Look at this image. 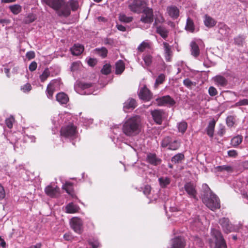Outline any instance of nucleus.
<instances>
[{"mask_svg": "<svg viewBox=\"0 0 248 248\" xmlns=\"http://www.w3.org/2000/svg\"><path fill=\"white\" fill-rule=\"evenodd\" d=\"M102 74L107 75L111 72V65L109 64H105L101 70Z\"/></svg>", "mask_w": 248, "mask_h": 248, "instance_id": "nucleus-47", "label": "nucleus"}, {"mask_svg": "<svg viewBox=\"0 0 248 248\" xmlns=\"http://www.w3.org/2000/svg\"><path fill=\"white\" fill-rule=\"evenodd\" d=\"M185 158V155L183 153H178L174 155L171 159V161L174 164L179 163Z\"/></svg>", "mask_w": 248, "mask_h": 248, "instance_id": "nucleus-38", "label": "nucleus"}, {"mask_svg": "<svg viewBox=\"0 0 248 248\" xmlns=\"http://www.w3.org/2000/svg\"><path fill=\"white\" fill-rule=\"evenodd\" d=\"M184 85L187 88H191L192 86H195L196 83L192 82L189 78H187L183 80Z\"/></svg>", "mask_w": 248, "mask_h": 248, "instance_id": "nucleus-52", "label": "nucleus"}, {"mask_svg": "<svg viewBox=\"0 0 248 248\" xmlns=\"http://www.w3.org/2000/svg\"><path fill=\"white\" fill-rule=\"evenodd\" d=\"M62 189H64L69 194H72L73 192V184L71 182H66L62 186Z\"/></svg>", "mask_w": 248, "mask_h": 248, "instance_id": "nucleus-41", "label": "nucleus"}, {"mask_svg": "<svg viewBox=\"0 0 248 248\" xmlns=\"http://www.w3.org/2000/svg\"><path fill=\"white\" fill-rule=\"evenodd\" d=\"M171 141L170 138L169 137L164 138L161 141V145L163 148L169 147L170 142Z\"/></svg>", "mask_w": 248, "mask_h": 248, "instance_id": "nucleus-51", "label": "nucleus"}, {"mask_svg": "<svg viewBox=\"0 0 248 248\" xmlns=\"http://www.w3.org/2000/svg\"><path fill=\"white\" fill-rule=\"evenodd\" d=\"M148 163L154 166H157L161 163V159L157 157L155 154L149 153L147 155Z\"/></svg>", "mask_w": 248, "mask_h": 248, "instance_id": "nucleus-17", "label": "nucleus"}, {"mask_svg": "<svg viewBox=\"0 0 248 248\" xmlns=\"http://www.w3.org/2000/svg\"><path fill=\"white\" fill-rule=\"evenodd\" d=\"M214 81L218 86L224 87L227 85V80L220 75L216 76L214 78Z\"/></svg>", "mask_w": 248, "mask_h": 248, "instance_id": "nucleus-25", "label": "nucleus"}, {"mask_svg": "<svg viewBox=\"0 0 248 248\" xmlns=\"http://www.w3.org/2000/svg\"><path fill=\"white\" fill-rule=\"evenodd\" d=\"M88 64L91 66H93L96 64V61L93 58H89L88 60Z\"/></svg>", "mask_w": 248, "mask_h": 248, "instance_id": "nucleus-64", "label": "nucleus"}, {"mask_svg": "<svg viewBox=\"0 0 248 248\" xmlns=\"http://www.w3.org/2000/svg\"><path fill=\"white\" fill-rule=\"evenodd\" d=\"M37 66V63L33 61V62H32L31 63V64L29 65V69L30 71L32 72L36 70Z\"/></svg>", "mask_w": 248, "mask_h": 248, "instance_id": "nucleus-59", "label": "nucleus"}, {"mask_svg": "<svg viewBox=\"0 0 248 248\" xmlns=\"http://www.w3.org/2000/svg\"><path fill=\"white\" fill-rule=\"evenodd\" d=\"M243 137L241 135H237L234 137L231 140V144L233 147H236L238 146L242 141Z\"/></svg>", "mask_w": 248, "mask_h": 248, "instance_id": "nucleus-40", "label": "nucleus"}, {"mask_svg": "<svg viewBox=\"0 0 248 248\" xmlns=\"http://www.w3.org/2000/svg\"><path fill=\"white\" fill-rule=\"evenodd\" d=\"M10 11L15 15H17L22 11V6L18 4L11 5L9 6Z\"/></svg>", "mask_w": 248, "mask_h": 248, "instance_id": "nucleus-32", "label": "nucleus"}, {"mask_svg": "<svg viewBox=\"0 0 248 248\" xmlns=\"http://www.w3.org/2000/svg\"><path fill=\"white\" fill-rule=\"evenodd\" d=\"M5 197V191L4 187L0 184V200H1Z\"/></svg>", "mask_w": 248, "mask_h": 248, "instance_id": "nucleus-60", "label": "nucleus"}, {"mask_svg": "<svg viewBox=\"0 0 248 248\" xmlns=\"http://www.w3.org/2000/svg\"><path fill=\"white\" fill-rule=\"evenodd\" d=\"M104 43L105 45H108L110 46H112L114 44V41L111 38H106L104 40Z\"/></svg>", "mask_w": 248, "mask_h": 248, "instance_id": "nucleus-63", "label": "nucleus"}, {"mask_svg": "<svg viewBox=\"0 0 248 248\" xmlns=\"http://www.w3.org/2000/svg\"><path fill=\"white\" fill-rule=\"evenodd\" d=\"M164 21V19L161 15L157 16L155 19L154 26H156L158 23H162Z\"/></svg>", "mask_w": 248, "mask_h": 248, "instance_id": "nucleus-56", "label": "nucleus"}, {"mask_svg": "<svg viewBox=\"0 0 248 248\" xmlns=\"http://www.w3.org/2000/svg\"><path fill=\"white\" fill-rule=\"evenodd\" d=\"M204 23V25L206 27L210 28L214 26L216 23V22L213 18L205 15Z\"/></svg>", "mask_w": 248, "mask_h": 248, "instance_id": "nucleus-34", "label": "nucleus"}, {"mask_svg": "<svg viewBox=\"0 0 248 248\" xmlns=\"http://www.w3.org/2000/svg\"><path fill=\"white\" fill-rule=\"evenodd\" d=\"M137 106L136 100L133 98H129L124 103L123 109L125 112H128L129 110H133Z\"/></svg>", "mask_w": 248, "mask_h": 248, "instance_id": "nucleus-18", "label": "nucleus"}, {"mask_svg": "<svg viewBox=\"0 0 248 248\" xmlns=\"http://www.w3.org/2000/svg\"><path fill=\"white\" fill-rule=\"evenodd\" d=\"M26 56L28 60H30L35 57V53L33 51H28L26 53Z\"/></svg>", "mask_w": 248, "mask_h": 248, "instance_id": "nucleus-58", "label": "nucleus"}, {"mask_svg": "<svg viewBox=\"0 0 248 248\" xmlns=\"http://www.w3.org/2000/svg\"><path fill=\"white\" fill-rule=\"evenodd\" d=\"M212 236L215 238V248H226L227 246L221 232L216 229H212L211 231Z\"/></svg>", "mask_w": 248, "mask_h": 248, "instance_id": "nucleus-6", "label": "nucleus"}, {"mask_svg": "<svg viewBox=\"0 0 248 248\" xmlns=\"http://www.w3.org/2000/svg\"><path fill=\"white\" fill-rule=\"evenodd\" d=\"M218 171H226L228 172H232L233 171V168L232 166L229 165L218 166L216 168Z\"/></svg>", "mask_w": 248, "mask_h": 248, "instance_id": "nucleus-39", "label": "nucleus"}, {"mask_svg": "<svg viewBox=\"0 0 248 248\" xmlns=\"http://www.w3.org/2000/svg\"><path fill=\"white\" fill-rule=\"evenodd\" d=\"M71 226L74 231L78 233H81L82 232V222L78 217H73L71 220Z\"/></svg>", "mask_w": 248, "mask_h": 248, "instance_id": "nucleus-11", "label": "nucleus"}, {"mask_svg": "<svg viewBox=\"0 0 248 248\" xmlns=\"http://www.w3.org/2000/svg\"><path fill=\"white\" fill-rule=\"evenodd\" d=\"M61 135L68 138H75L77 135L76 127L72 124H68L62 127L61 130Z\"/></svg>", "mask_w": 248, "mask_h": 248, "instance_id": "nucleus-5", "label": "nucleus"}, {"mask_svg": "<svg viewBox=\"0 0 248 248\" xmlns=\"http://www.w3.org/2000/svg\"><path fill=\"white\" fill-rule=\"evenodd\" d=\"M202 197L203 202L211 210L214 211L220 208L219 199L211 191L206 184H205V187L202 194Z\"/></svg>", "mask_w": 248, "mask_h": 248, "instance_id": "nucleus-3", "label": "nucleus"}, {"mask_svg": "<svg viewBox=\"0 0 248 248\" xmlns=\"http://www.w3.org/2000/svg\"><path fill=\"white\" fill-rule=\"evenodd\" d=\"M50 72L48 68H46L45 69L43 73L40 76V79L41 82H44L48 77L50 76Z\"/></svg>", "mask_w": 248, "mask_h": 248, "instance_id": "nucleus-44", "label": "nucleus"}, {"mask_svg": "<svg viewBox=\"0 0 248 248\" xmlns=\"http://www.w3.org/2000/svg\"><path fill=\"white\" fill-rule=\"evenodd\" d=\"M165 51V57L167 62H170L172 56V52L169 44L166 42L163 43Z\"/></svg>", "mask_w": 248, "mask_h": 248, "instance_id": "nucleus-24", "label": "nucleus"}, {"mask_svg": "<svg viewBox=\"0 0 248 248\" xmlns=\"http://www.w3.org/2000/svg\"><path fill=\"white\" fill-rule=\"evenodd\" d=\"M245 37L244 35H239L234 38V43L238 46H243L245 43Z\"/></svg>", "mask_w": 248, "mask_h": 248, "instance_id": "nucleus-36", "label": "nucleus"}, {"mask_svg": "<svg viewBox=\"0 0 248 248\" xmlns=\"http://www.w3.org/2000/svg\"><path fill=\"white\" fill-rule=\"evenodd\" d=\"M94 51L97 55L101 56L102 58L106 57L108 52L107 49L105 47L96 48L94 49Z\"/></svg>", "mask_w": 248, "mask_h": 248, "instance_id": "nucleus-37", "label": "nucleus"}, {"mask_svg": "<svg viewBox=\"0 0 248 248\" xmlns=\"http://www.w3.org/2000/svg\"><path fill=\"white\" fill-rule=\"evenodd\" d=\"M59 82L60 81L59 80L54 79L51 80L49 84H48L46 90V93L47 96L49 99H52L53 98L55 85L58 84Z\"/></svg>", "mask_w": 248, "mask_h": 248, "instance_id": "nucleus-16", "label": "nucleus"}, {"mask_svg": "<svg viewBox=\"0 0 248 248\" xmlns=\"http://www.w3.org/2000/svg\"><path fill=\"white\" fill-rule=\"evenodd\" d=\"M180 145V143L177 140H174L173 142L170 141L168 149L170 150H176L179 148Z\"/></svg>", "mask_w": 248, "mask_h": 248, "instance_id": "nucleus-48", "label": "nucleus"}, {"mask_svg": "<svg viewBox=\"0 0 248 248\" xmlns=\"http://www.w3.org/2000/svg\"><path fill=\"white\" fill-rule=\"evenodd\" d=\"M184 188L190 198L196 199L197 191L196 186L191 182H187L184 186Z\"/></svg>", "mask_w": 248, "mask_h": 248, "instance_id": "nucleus-12", "label": "nucleus"}, {"mask_svg": "<svg viewBox=\"0 0 248 248\" xmlns=\"http://www.w3.org/2000/svg\"><path fill=\"white\" fill-rule=\"evenodd\" d=\"M156 101L159 106H165L170 105L172 106L175 103L174 100L169 95L164 96L156 99Z\"/></svg>", "mask_w": 248, "mask_h": 248, "instance_id": "nucleus-15", "label": "nucleus"}, {"mask_svg": "<svg viewBox=\"0 0 248 248\" xmlns=\"http://www.w3.org/2000/svg\"><path fill=\"white\" fill-rule=\"evenodd\" d=\"M190 46L191 55L197 58L200 54V49L198 44L195 41H192L190 44Z\"/></svg>", "mask_w": 248, "mask_h": 248, "instance_id": "nucleus-26", "label": "nucleus"}, {"mask_svg": "<svg viewBox=\"0 0 248 248\" xmlns=\"http://www.w3.org/2000/svg\"><path fill=\"white\" fill-rule=\"evenodd\" d=\"M228 155L230 157H235L237 155V152L234 150H229L228 151Z\"/></svg>", "mask_w": 248, "mask_h": 248, "instance_id": "nucleus-62", "label": "nucleus"}, {"mask_svg": "<svg viewBox=\"0 0 248 248\" xmlns=\"http://www.w3.org/2000/svg\"><path fill=\"white\" fill-rule=\"evenodd\" d=\"M31 89V85L30 83H27L21 87V90L24 93H28Z\"/></svg>", "mask_w": 248, "mask_h": 248, "instance_id": "nucleus-55", "label": "nucleus"}, {"mask_svg": "<svg viewBox=\"0 0 248 248\" xmlns=\"http://www.w3.org/2000/svg\"><path fill=\"white\" fill-rule=\"evenodd\" d=\"M177 127L179 131L184 134L187 129V124L186 122L182 121L178 124Z\"/></svg>", "mask_w": 248, "mask_h": 248, "instance_id": "nucleus-42", "label": "nucleus"}, {"mask_svg": "<svg viewBox=\"0 0 248 248\" xmlns=\"http://www.w3.org/2000/svg\"><path fill=\"white\" fill-rule=\"evenodd\" d=\"M186 240L183 237L176 236L171 239L170 246L167 248H185Z\"/></svg>", "mask_w": 248, "mask_h": 248, "instance_id": "nucleus-8", "label": "nucleus"}, {"mask_svg": "<svg viewBox=\"0 0 248 248\" xmlns=\"http://www.w3.org/2000/svg\"><path fill=\"white\" fill-rule=\"evenodd\" d=\"M146 3L145 0H129L128 1V7L129 10L135 13L140 14L146 7Z\"/></svg>", "mask_w": 248, "mask_h": 248, "instance_id": "nucleus-4", "label": "nucleus"}, {"mask_svg": "<svg viewBox=\"0 0 248 248\" xmlns=\"http://www.w3.org/2000/svg\"><path fill=\"white\" fill-rule=\"evenodd\" d=\"M169 15L174 18H176L179 15V9L175 6H171L168 8Z\"/></svg>", "mask_w": 248, "mask_h": 248, "instance_id": "nucleus-33", "label": "nucleus"}, {"mask_svg": "<svg viewBox=\"0 0 248 248\" xmlns=\"http://www.w3.org/2000/svg\"><path fill=\"white\" fill-rule=\"evenodd\" d=\"M150 44L149 43L143 41L138 47V50L139 52H142L147 48H150Z\"/></svg>", "mask_w": 248, "mask_h": 248, "instance_id": "nucleus-43", "label": "nucleus"}, {"mask_svg": "<svg viewBox=\"0 0 248 248\" xmlns=\"http://www.w3.org/2000/svg\"><path fill=\"white\" fill-rule=\"evenodd\" d=\"M15 121L14 118L13 116H11L9 118H7L5 120V124L6 126L9 128H11L13 125V123Z\"/></svg>", "mask_w": 248, "mask_h": 248, "instance_id": "nucleus-53", "label": "nucleus"}, {"mask_svg": "<svg viewBox=\"0 0 248 248\" xmlns=\"http://www.w3.org/2000/svg\"><path fill=\"white\" fill-rule=\"evenodd\" d=\"M156 31L164 39H166L168 36L169 31L163 26H156Z\"/></svg>", "mask_w": 248, "mask_h": 248, "instance_id": "nucleus-28", "label": "nucleus"}, {"mask_svg": "<svg viewBox=\"0 0 248 248\" xmlns=\"http://www.w3.org/2000/svg\"><path fill=\"white\" fill-rule=\"evenodd\" d=\"M59 189L57 186L53 187L51 186H48L45 189L46 194L52 198L56 197L59 194Z\"/></svg>", "mask_w": 248, "mask_h": 248, "instance_id": "nucleus-21", "label": "nucleus"}, {"mask_svg": "<svg viewBox=\"0 0 248 248\" xmlns=\"http://www.w3.org/2000/svg\"><path fill=\"white\" fill-rule=\"evenodd\" d=\"M218 92L216 88L211 86L208 89V93L211 96H215L217 94Z\"/></svg>", "mask_w": 248, "mask_h": 248, "instance_id": "nucleus-54", "label": "nucleus"}, {"mask_svg": "<svg viewBox=\"0 0 248 248\" xmlns=\"http://www.w3.org/2000/svg\"><path fill=\"white\" fill-rule=\"evenodd\" d=\"M165 78L166 76L164 74H160L158 75L155 80V85L162 84L165 80Z\"/></svg>", "mask_w": 248, "mask_h": 248, "instance_id": "nucleus-50", "label": "nucleus"}, {"mask_svg": "<svg viewBox=\"0 0 248 248\" xmlns=\"http://www.w3.org/2000/svg\"><path fill=\"white\" fill-rule=\"evenodd\" d=\"M119 18L120 21L124 23H130L133 20V17L131 16H127L124 14H120Z\"/></svg>", "mask_w": 248, "mask_h": 248, "instance_id": "nucleus-45", "label": "nucleus"}, {"mask_svg": "<svg viewBox=\"0 0 248 248\" xmlns=\"http://www.w3.org/2000/svg\"><path fill=\"white\" fill-rule=\"evenodd\" d=\"M235 119L232 116H228L226 118V124L229 127H232L235 124Z\"/></svg>", "mask_w": 248, "mask_h": 248, "instance_id": "nucleus-49", "label": "nucleus"}, {"mask_svg": "<svg viewBox=\"0 0 248 248\" xmlns=\"http://www.w3.org/2000/svg\"><path fill=\"white\" fill-rule=\"evenodd\" d=\"M152 116L155 122L157 124H161L164 117V112L161 109H155L151 112Z\"/></svg>", "mask_w": 248, "mask_h": 248, "instance_id": "nucleus-14", "label": "nucleus"}, {"mask_svg": "<svg viewBox=\"0 0 248 248\" xmlns=\"http://www.w3.org/2000/svg\"><path fill=\"white\" fill-rule=\"evenodd\" d=\"M143 15L140 18V21L144 23H151L154 20L153 10L151 8L146 7L142 11Z\"/></svg>", "mask_w": 248, "mask_h": 248, "instance_id": "nucleus-9", "label": "nucleus"}, {"mask_svg": "<svg viewBox=\"0 0 248 248\" xmlns=\"http://www.w3.org/2000/svg\"><path fill=\"white\" fill-rule=\"evenodd\" d=\"M139 96L143 100L149 101L152 98L153 94L146 87H144L140 90Z\"/></svg>", "mask_w": 248, "mask_h": 248, "instance_id": "nucleus-13", "label": "nucleus"}, {"mask_svg": "<svg viewBox=\"0 0 248 248\" xmlns=\"http://www.w3.org/2000/svg\"><path fill=\"white\" fill-rule=\"evenodd\" d=\"M195 25L193 20L188 17L186 19L185 30L191 33H193L195 31Z\"/></svg>", "mask_w": 248, "mask_h": 248, "instance_id": "nucleus-30", "label": "nucleus"}, {"mask_svg": "<svg viewBox=\"0 0 248 248\" xmlns=\"http://www.w3.org/2000/svg\"><path fill=\"white\" fill-rule=\"evenodd\" d=\"M46 3L56 11L59 16L67 17L71 14V9L76 11L78 8V2L77 0H44Z\"/></svg>", "mask_w": 248, "mask_h": 248, "instance_id": "nucleus-1", "label": "nucleus"}, {"mask_svg": "<svg viewBox=\"0 0 248 248\" xmlns=\"http://www.w3.org/2000/svg\"><path fill=\"white\" fill-rule=\"evenodd\" d=\"M159 184L162 188H165L170 183V180L167 177H161L158 179Z\"/></svg>", "mask_w": 248, "mask_h": 248, "instance_id": "nucleus-35", "label": "nucleus"}, {"mask_svg": "<svg viewBox=\"0 0 248 248\" xmlns=\"http://www.w3.org/2000/svg\"><path fill=\"white\" fill-rule=\"evenodd\" d=\"M56 100L61 104H66L69 101L68 95L63 92H61L56 95Z\"/></svg>", "mask_w": 248, "mask_h": 248, "instance_id": "nucleus-22", "label": "nucleus"}, {"mask_svg": "<svg viewBox=\"0 0 248 248\" xmlns=\"http://www.w3.org/2000/svg\"><path fill=\"white\" fill-rule=\"evenodd\" d=\"M218 32L223 37H227L230 34L231 29L226 25L223 23L219 24Z\"/></svg>", "mask_w": 248, "mask_h": 248, "instance_id": "nucleus-20", "label": "nucleus"}, {"mask_svg": "<svg viewBox=\"0 0 248 248\" xmlns=\"http://www.w3.org/2000/svg\"><path fill=\"white\" fill-rule=\"evenodd\" d=\"M141 122L139 116H135L127 119L124 123L123 132L127 136L133 137L140 131Z\"/></svg>", "mask_w": 248, "mask_h": 248, "instance_id": "nucleus-2", "label": "nucleus"}, {"mask_svg": "<svg viewBox=\"0 0 248 248\" xmlns=\"http://www.w3.org/2000/svg\"><path fill=\"white\" fill-rule=\"evenodd\" d=\"M36 19V15L31 13L26 17L24 22L26 24H30L33 22Z\"/></svg>", "mask_w": 248, "mask_h": 248, "instance_id": "nucleus-46", "label": "nucleus"}, {"mask_svg": "<svg viewBox=\"0 0 248 248\" xmlns=\"http://www.w3.org/2000/svg\"><path fill=\"white\" fill-rule=\"evenodd\" d=\"M115 74L117 75L121 74L125 69V65L122 60L118 61L115 64Z\"/></svg>", "mask_w": 248, "mask_h": 248, "instance_id": "nucleus-31", "label": "nucleus"}, {"mask_svg": "<svg viewBox=\"0 0 248 248\" xmlns=\"http://www.w3.org/2000/svg\"><path fill=\"white\" fill-rule=\"evenodd\" d=\"M219 223L221 226L223 231L228 233L233 230L232 224L230 222L228 218L222 217L219 219Z\"/></svg>", "mask_w": 248, "mask_h": 248, "instance_id": "nucleus-10", "label": "nucleus"}, {"mask_svg": "<svg viewBox=\"0 0 248 248\" xmlns=\"http://www.w3.org/2000/svg\"><path fill=\"white\" fill-rule=\"evenodd\" d=\"M215 124L216 121L214 119H213L209 123L208 126L206 128L207 134L211 138H212L214 136Z\"/></svg>", "mask_w": 248, "mask_h": 248, "instance_id": "nucleus-29", "label": "nucleus"}, {"mask_svg": "<svg viewBox=\"0 0 248 248\" xmlns=\"http://www.w3.org/2000/svg\"><path fill=\"white\" fill-rule=\"evenodd\" d=\"M151 187L149 185H146L144 186L143 189V193L145 195H148L151 192Z\"/></svg>", "mask_w": 248, "mask_h": 248, "instance_id": "nucleus-61", "label": "nucleus"}, {"mask_svg": "<svg viewBox=\"0 0 248 248\" xmlns=\"http://www.w3.org/2000/svg\"><path fill=\"white\" fill-rule=\"evenodd\" d=\"M84 49V47L83 45L79 44H76L70 48V51L72 55L78 56L83 52Z\"/></svg>", "mask_w": 248, "mask_h": 248, "instance_id": "nucleus-19", "label": "nucleus"}, {"mask_svg": "<svg viewBox=\"0 0 248 248\" xmlns=\"http://www.w3.org/2000/svg\"><path fill=\"white\" fill-rule=\"evenodd\" d=\"M142 59L144 61V64H142V66L144 68L151 66L153 62V57L151 54L149 53H144L142 55Z\"/></svg>", "mask_w": 248, "mask_h": 248, "instance_id": "nucleus-23", "label": "nucleus"}, {"mask_svg": "<svg viewBox=\"0 0 248 248\" xmlns=\"http://www.w3.org/2000/svg\"><path fill=\"white\" fill-rule=\"evenodd\" d=\"M248 105V99H244L240 100L238 102H236L235 104L236 107Z\"/></svg>", "mask_w": 248, "mask_h": 248, "instance_id": "nucleus-57", "label": "nucleus"}, {"mask_svg": "<svg viewBox=\"0 0 248 248\" xmlns=\"http://www.w3.org/2000/svg\"><path fill=\"white\" fill-rule=\"evenodd\" d=\"M93 86V84L91 83L84 82L79 81L77 82L76 85H75L74 88L75 91L81 94H90L92 93L91 92L84 91Z\"/></svg>", "mask_w": 248, "mask_h": 248, "instance_id": "nucleus-7", "label": "nucleus"}, {"mask_svg": "<svg viewBox=\"0 0 248 248\" xmlns=\"http://www.w3.org/2000/svg\"><path fill=\"white\" fill-rule=\"evenodd\" d=\"M79 209V207L73 202L69 203L65 207L66 212L69 214L77 213Z\"/></svg>", "mask_w": 248, "mask_h": 248, "instance_id": "nucleus-27", "label": "nucleus"}]
</instances>
